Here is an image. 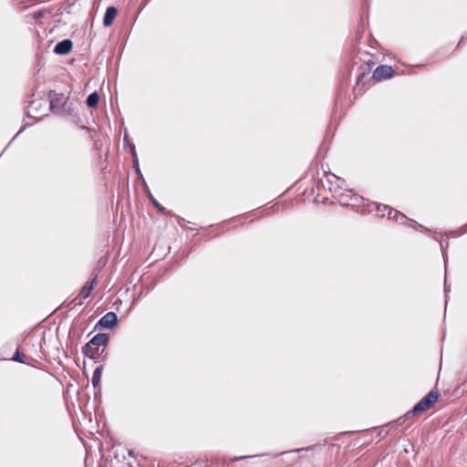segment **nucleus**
Instances as JSON below:
<instances>
[{
	"mask_svg": "<svg viewBox=\"0 0 467 467\" xmlns=\"http://www.w3.org/2000/svg\"><path fill=\"white\" fill-rule=\"evenodd\" d=\"M109 337L108 334L99 333L95 335L88 342L95 347L106 346L109 343Z\"/></svg>",
	"mask_w": 467,
	"mask_h": 467,
	"instance_id": "8",
	"label": "nucleus"
},
{
	"mask_svg": "<svg viewBox=\"0 0 467 467\" xmlns=\"http://www.w3.org/2000/svg\"><path fill=\"white\" fill-rule=\"evenodd\" d=\"M304 449H297L295 451H303Z\"/></svg>",
	"mask_w": 467,
	"mask_h": 467,
	"instance_id": "23",
	"label": "nucleus"
},
{
	"mask_svg": "<svg viewBox=\"0 0 467 467\" xmlns=\"http://www.w3.org/2000/svg\"><path fill=\"white\" fill-rule=\"evenodd\" d=\"M413 228H417V229H425V227L414 221H412V225H411Z\"/></svg>",
	"mask_w": 467,
	"mask_h": 467,
	"instance_id": "19",
	"label": "nucleus"
},
{
	"mask_svg": "<svg viewBox=\"0 0 467 467\" xmlns=\"http://www.w3.org/2000/svg\"><path fill=\"white\" fill-rule=\"evenodd\" d=\"M42 102L39 101V100H34L30 103L29 107H28V113L29 114H36V116H34L35 118L36 119H40L41 116H43L42 113H38V109L39 107L41 106Z\"/></svg>",
	"mask_w": 467,
	"mask_h": 467,
	"instance_id": "13",
	"label": "nucleus"
},
{
	"mask_svg": "<svg viewBox=\"0 0 467 467\" xmlns=\"http://www.w3.org/2000/svg\"><path fill=\"white\" fill-rule=\"evenodd\" d=\"M457 233L459 234H463L465 233H467V223L462 225V227H460L458 230H457Z\"/></svg>",
	"mask_w": 467,
	"mask_h": 467,
	"instance_id": "18",
	"label": "nucleus"
},
{
	"mask_svg": "<svg viewBox=\"0 0 467 467\" xmlns=\"http://www.w3.org/2000/svg\"><path fill=\"white\" fill-rule=\"evenodd\" d=\"M118 10L114 6H109L106 9V12L104 14L103 17V25L105 26H109L112 25L116 16H117Z\"/></svg>",
	"mask_w": 467,
	"mask_h": 467,
	"instance_id": "7",
	"label": "nucleus"
},
{
	"mask_svg": "<svg viewBox=\"0 0 467 467\" xmlns=\"http://www.w3.org/2000/svg\"><path fill=\"white\" fill-rule=\"evenodd\" d=\"M82 353L85 357H88L89 358L94 359L98 355V349H96L95 346H93L90 342H88L82 348Z\"/></svg>",
	"mask_w": 467,
	"mask_h": 467,
	"instance_id": "10",
	"label": "nucleus"
},
{
	"mask_svg": "<svg viewBox=\"0 0 467 467\" xmlns=\"http://www.w3.org/2000/svg\"><path fill=\"white\" fill-rule=\"evenodd\" d=\"M394 70L392 67L387 66V65H381L376 67V69L373 72L372 78L376 81H381L383 79L389 78L393 77Z\"/></svg>",
	"mask_w": 467,
	"mask_h": 467,
	"instance_id": "4",
	"label": "nucleus"
},
{
	"mask_svg": "<svg viewBox=\"0 0 467 467\" xmlns=\"http://www.w3.org/2000/svg\"><path fill=\"white\" fill-rule=\"evenodd\" d=\"M97 283V278H93L89 283H87L80 290L79 296L86 299L91 294L94 285Z\"/></svg>",
	"mask_w": 467,
	"mask_h": 467,
	"instance_id": "11",
	"label": "nucleus"
},
{
	"mask_svg": "<svg viewBox=\"0 0 467 467\" xmlns=\"http://www.w3.org/2000/svg\"><path fill=\"white\" fill-rule=\"evenodd\" d=\"M130 152H131V154H132V160H134V159H135V157H138V156H137V153H136V150H135V145H134L133 143H131V144L130 145Z\"/></svg>",
	"mask_w": 467,
	"mask_h": 467,
	"instance_id": "17",
	"label": "nucleus"
},
{
	"mask_svg": "<svg viewBox=\"0 0 467 467\" xmlns=\"http://www.w3.org/2000/svg\"><path fill=\"white\" fill-rule=\"evenodd\" d=\"M118 322V317L114 312H108L104 315L97 323V327H101L103 328L110 329L116 326Z\"/></svg>",
	"mask_w": 467,
	"mask_h": 467,
	"instance_id": "5",
	"label": "nucleus"
},
{
	"mask_svg": "<svg viewBox=\"0 0 467 467\" xmlns=\"http://www.w3.org/2000/svg\"><path fill=\"white\" fill-rule=\"evenodd\" d=\"M438 400V394L436 391L431 390L430 391L423 399H421L413 408L411 410L407 412L402 418H400L398 420L401 421V420L404 418V420L409 419L411 416H414L416 414L421 413L429 410L434 402Z\"/></svg>",
	"mask_w": 467,
	"mask_h": 467,
	"instance_id": "1",
	"label": "nucleus"
},
{
	"mask_svg": "<svg viewBox=\"0 0 467 467\" xmlns=\"http://www.w3.org/2000/svg\"><path fill=\"white\" fill-rule=\"evenodd\" d=\"M102 370H103V366L99 365V367H97L95 368V370L93 372L91 382H92V385L94 388L99 387L100 384Z\"/></svg>",
	"mask_w": 467,
	"mask_h": 467,
	"instance_id": "12",
	"label": "nucleus"
},
{
	"mask_svg": "<svg viewBox=\"0 0 467 467\" xmlns=\"http://www.w3.org/2000/svg\"><path fill=\"white\" fill-rule=\"evenodd\" d=\"M377 212L381 216H388L390 219H394L400 223H405V222L408 220V218L402 214L400 213L398 211L392 209L391 207L385 205V204H377Z\"/></svg>",
	"mask_w": 467,
	"mask_h": 467,
	"instance_id": "3",
	"label": "nucleus"
},
{
	"mask_svg": "<svg viewBox=\"0 0 467 467\" xmlns=\"http://www.w3.org/2000/svg\"><path fill=\"white\" fill-rule=\"evenodd\" d=\"M143 186H144V190H145V192L149 198V200L150 201V202L153 204V206L161 213H164L166 209L165 207H163L155 198L154 196L152 195V193L150 192L146 182L143 180Z\"/></svg>",
	"mask_w": 467,
	"mask_h": 467,
	"instance_id": "9",
	"label": "nucleus"
},
{
	"mask_svg": "<svg viewBox=\"0 0 467 467\" xmlns=\"http://www.w3.org/2000/svg\"><path fill=\"white\" fill-rule=\"evenodd\" d=\"M444 289H445V291L448 290V286H447V283L446 282L444 283Z\"/></svg>",
	"mask_w": 467,
	"mask_h": 467,
	"instance_id": "22",
	"label": "nucleus"
},
{
	"mask_svg": "<svg viewBox=\"0 0 467 467\" xmlns=\"http://www.w3.org/2000/svg\"><path fill=\"white\" fill-rule=\"evenodd\" d=\"M99 99V94L95 91L88 96L86 102L89 108H96L98 106Z\"/></svg>",
	"mask_w": 467,
	"mask_h": 467,
	"instance_id": "14",
	"label": "nucleus"
},
{
	"mask_svg": "<svg viewBox=\"0 0 467 467\" xmlns=\"http://www.w3.org/2000/svg\"><path fill=\"white\" fill-rule=\"evenodd\" d=\"M132 162H133V168L135 169L137 174L139 175V177L143 181V177H142V174H141V171L140 170V167H139V160H138V157H135L134 160H132Z\"/></svg>",
	"mask_w": 467,
	"mask_h": 467,
	"instance_id": "16",
	"label": "nucleus"
},
{
	"mask_svg": "<svg viewBox=\"0 0 467 467\" xmlns=\"http://www.w3.org/2000/svg\"><path fill=\"white\" fill-rule=\"evenodd\" d=\"M129 454H130V455H133L132 451H129Z\"/></svg>",
	"mask_w": 467,
	"mask_h": 467,
	"instance_id": "24",
	"label": "nucleus"
},
{
	"mask_svg": "<svg viewBox=\"0 0 467 467\" xmlns=\"http://www.w3.org/2000/svg\"><path fill=\"white\" fill-rule=\"evenodd\" d=\"M25 355L23 353H21L18 349L15 352L13 358H11L12 360L14 361H16V362H19V363H26L25 359Z\"/></svg>",
	"mask_w": 467,
	"mask_h": 467,
	"instance_id": "15",
	"label": "nucleus"
},
{
	"mask_svg": "<svg viewBox=\"0 0 467 467\" xmlns=\"http://www.w3.org/2000/svg\"><path fill=\"white\" fill-rule=\"evenodd\" d=\"M247 458H250V456L234 457V458L232 459V462L241 461V460H244V459H247Z\"/></svg>",
	"mask_w": 467,
	"mask_h": 467,
	"instance_id": "20",
	"label": "nucleus"
},
{
	"mask_svg": "<svg viewBox=\"0 0 467 467\" xmlns=\"http://www.w3.org/2000/svg\"><path fill=\"white\" fill-rule=\"evenodd\" d=\"M123 140H124V144H126V145H129V146H130V145L131 144V143L130 142V140H129V137H128V135H127V134H125V135H124Z\"/></svg>",
	"mask_w": 467,
	"mask_h": 467,
	"instance_id": "21",
	"label": "nucleus"
},
{
	"mask_svg": "<svg viewBox=\"0 0 467 467\" xmlns=\"http://www.w3.org/2000/svg\"><path fill=\"white\" fill-rule=\"evenodd\" d=\"M73 47V43L70 39H64L58 42L54 48V53L57 55H67Z\"/></svg>",
	"mask_w": 467,
	"mask_h": 467,
	"instance_id": "6",
	"label": "nucleus"
},
{
	"mask_svg": "<svg viewBox=\"0 0 467 467\" xmlns=\"http://www.w3.org/2000/svg\"><path fill=\"white\" fill-rule=\"evenodd\" d=\"M49 99V109L56 113L61 114L63 112H68L70 108L67 107V97L63 93H57L51 90L48 94Z\"/></svg>",
	"mask_w": 467,
	"mask_h": 467,
	"instance_id": "2",
	"label": "nucleus"
}]
</instances>
